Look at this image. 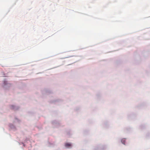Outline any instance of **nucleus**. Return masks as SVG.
I'll return each instance as SVG.
<instances>
[{
  "mask_svg": "<svg viewBox=\"0 0 150 150\" xmlns=\"http://www.w3.org/2000/svg\"><path fill=\"white\" fill-rule=\"evenodd\" d=\"M122 143L123 144H125V139H122Z\"/></svg>",
  "mask_w": 150,
  "mask_h": 150,
  "instance_id": "2",
  "label": "nucleus"
},
{
  "mask_svg": "<svg viewBox=\"0 0 150 150\" xmlns=\"http://www.w3.org/2000/svg\"><path fill=\"white\" fill-rule=\"evenodd\" d=\"M65 146L67 147H69L71 146V144H70L67 143L65 144Z\"/></svg>",
  "mask_w": 150,
  "mask_h": 150,
  "instance_id": "1",
  "label": "nucleus"
}]
</instances>
